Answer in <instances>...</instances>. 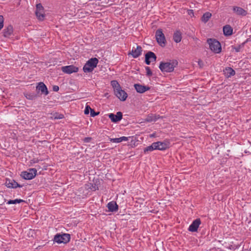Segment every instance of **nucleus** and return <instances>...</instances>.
I'll return each instance as SVG.
<instances>
[{"instance_id":"1","label":"nucleus","mask_w":251,"mask_h":251,"mask_svg":"<svg viewBox=\"0 0 251 251\" xmlns=\"http://www.w3.org/2000/svg\"><path fill=\"white\" fill-rule=\"evenodd\" d=\"M178 62L176 60H170L169 62H161L159 68L162 72L170 73L174 70V68L177 65Z\"/></svg>"},{"instance_id":"2","label":"nucleus","mask_w":251,"mask_h":251,"mask_svg":"<svg viewBox=\"0 0 251 251\" xmlns=\"http://www.w3.org/2000/svg\"><path fill=\"white\" fill-rule=\"evenodd\" d=\"M99 60L97 58H92L85 63L83 68L85 73H90L93 71L97 66Z\"/></svg>"},{"instance_id":"3","label":"nucleus","mask_w":251,"mask_h":251,"mask_svg":"<svg viewBox=\"0 0 251 251\" xmlns=\"http://www.w3.org/2000/svg\"><path fill=\"white\" fill-rule=\"evenodd\" d=\"M207 42L209 45L211 50L216 53H219L221 51L222 48L220 43L215 39H208Z\"/></svg>"},{"instance_id":"4","label":"nucleus","mask_w":251,"mask_h":251,"mask_svg":"<svg viewBox=\"0 0 251 251\" xmlns=\"http://www.w3.org/2000/svg\"><path fill=\"white\" fill-rule=\"evenodd\" d=\"M70 240V235L67 233L57 234L54 237V241L58 243L66 244Z\"/></svg>"},{"instance_id":"5","label":"nucleus","mask_w":251,"mask_h":251,"mask_svg":"<svg viewBox=\"0 0 251 251\" xmlns=\"http://www.w3.org/2000/svg\"><path fill=\"white\" fill-rule=\"evenodd\" d=\"M155 37L157 43L163 47L166 45V38L161 29H158L156 31Z\"/></svg>"},{"instance_id":"6","label":"nucleus","mask_w":251,"mask_h":251,"mask_svg":"<svg viewBox=\"0 0 251 251\" xmlns=\"http://www.w3.org/2000/svg\"><path fill=\"white\" fill-rule=\"evenodd\" d=\"M36 173L37 170L36 169H29L27 171L22 172L21 176L25 179L30 180L36 176Z\"/></svg>"},{"instance_id":"7","label":"nucleus","mask_w":251,"mask_h":251,"mask_svg":"<svg viewBox=\"0 0 251 251\" xmlns=\"http://www.w3.org/2000/svg\"><path fill=\"white\" fill-rule=\"evenodd\" d=\"M44 8L41 3L36 4V10L35 12L36 15L38 19L40 20H43L45 17L44 14Z\"/></svg>"},{"instance_id":"8","label":"nucleus","mask_w":251,"mask_h":251,"mask_svg":"<svg viewBox=\"0 0 251 251\" xmlns=\"http://www.w3.org/2000/svg\"><path fill=\"white\" fill-rule=\"evenodd\" d=\"M156 59V56L152 51H148L145 54V62L147 65H150L152 62H155Z\"/></svg>"},{"instance_id":"9","label":"nucleus","mask_w":251,"mask_h":251,"mask_svg":"<svg viewBox=\"0 0 251 251\" xmlns=\"http://www.w3.org/2000/svg\"><path fill=\"white\" fill-rule=\"evenodd\" d=\"M114 93L117 97L122 101H125L127 97V93L122 90L121 87L118 89H117Z\"/></svg>"},{"instance_id":"10","label":"nucleus","mask_w":251,"mask_h":251,"mask_svg":"<svg viewBox=\"0 0 251 251\" xmlns=\"http://www.w3.org/2000/svg\"><path fill=\"white\" fill-rule=\"evenodd\" d=\"M61 70L66 74H70L77 72L78 68L74 65H69L62 67Z\"/></svg>"},{"instance_id":"11","label":"nucleus","mask_w":251,"mask_h":251,"mask_svg":"<svg viewBox=\"0 0 251 251\" xmlns=\"http://www.w3.org/2000/svg\"><path fill=\"white\" fill-rule=\"evenodd\" d=\"M155 147V150L164 151L166 150L169 147V143L168 142H154Z\"/></svg>"},{"instance_id":"12","label":"nucleus","mask_w":251,"mask_h":251,"mask_svg":"<svg viewBox=\"0 0 251 251\" xmlns=\"http://www.w3.org/2000/svg\"><path fill=\"white\" fill-rule=\"evenodd\" d=\"M201 224V221L200 219L195 220L190 225L188 228L189 231L191 232H196Z\"/></svg>"},{"instance_id":"13","label":"nucleus","mask_w":251,"mask_h":251,"mask_svg":"<svg viewBox=\"0 0 251 251\" xmlns=\"http://www.w3.org/2000/svg\"><path fill=\"white\" fill-rule=\"evenodd\" d=\"M142 48L140 46H137L136 48L133 47L132 50L128 53V55L130 54L134 58L138 57L142 53Z\"/></svg>"},{"instance_id":"14","label":"nucleus","mask_w":251,"mask_h":251,"mask_svg":"<svg viewBox=\"0 0 251 251\" xmlns=\"http://www.w3.org/2000/svg\"><path fill=\"white\" fill-rule=\"evenodd\" d=\"M108 117L112 122L117 123L121 120L123 117V114L122 112H118L116 115L113 113L109 114Z\"/></svg>"},{"instance_id":"15","label":"nucleus","mask_w":251,"mask_h":251,"mask_svg":"<svg viewBox=\"0 0 251 251\" xmlns=\"http://www.w3.org/2000/svg\"><path fill=\"white\" fill-rule=\"evenodd\" d=\"M5 185L8 187L11 188H16L17 187H22V186L19 184L16 181L14 180H11L9 179H7L5 181Z\"/></svg>"},{"instance_id":"16","label":"nucleus","mask_w":251,"mask_h":251,"mask_svg":"<svg viewBox=\"0 0 251 251\" xmlns=\"http://www.w3.org/2000/svg\"><path fill=\"white\" fill-rule=\"evenodd\" d=\"M134 86L136 91L139 93H143L150 89L148 86H143L139 84H135Z\"/></svg>"},{"instance_id":"17","label":"nucleus","mask_w":251,"mask_h":251,"mask_svg":"<svg viewBox=\"0 0 251 251\" xmlns=\"http://www.w3.org/2000/svg\"><path fill=\"white\" fill-rule=\"evenodd\" d=\"M36 89L45 95L49 94L47 87L43 82H39L36 87Z\"/></svg>"},{"instance_id":"18","label":"nucleus","mask_w":251,"mask_h":251,"mask_svg":"<svg viewBox=\"0 0 251 251\" xmlns=\"http://www.w3.org/2000/svg\"><path fill=\"white\" fill-rule=\"evenodd\" d=\"M107 207L108 210L110 212H116L118 210V205L117 203L114 201H111L108 203Z\"/></svg>"},{"instance_id":"19","label":"nucleus","mask_w":251,"mask_h":251,"mask_svg":"<svg viewBox=\"0 0 251 251\" xmlns=\"http://www.w3.org/2000/svg\"><path fill=\"white\" fill-rule=\"evenodd\" d=\"M233 10L238 15L245 16L247 14V12L243 8L238 6L233 7Z\"/></svg>"},{"instance_id":"20","label":"nucleus","mask_w":251,"mask_h":251,"mask_svg":"<svg viewBox=\"0 0 251 251\" xmlns=\"http://www.w3.org/2000/svg\"><path fill=\"white\" fill-rule=\"evenodd\" d=\"M13 32V28L12 25H9L3 31V36L5 37H9L12 35Z\"/></svg>"},{"instance_id":"21","label":"nucleus","mask_w":251,"mask_h":251,"mask_svg":"<svg viewBox=\"0 0 251 251\" xmlns=\"http://www.w3.org/2000/svg\"><path fill=\"white\" fill-rule=\"evenodd\" d=\"M223 72L227 78L233 76L235 74V71L230 67L226 68Z\"/></svg>"},{"instance_id":"22","label":"nucleus","mask_w":251,"mask_h":251,"mask_svg":"<svg viewBox=\"0 0 251 251\" xmlns=\"http://www.w3.org/2000/svg\"><path fill=\"white\" fill-rule=\"evenodd\" d=\"M233 29L229 25H226L223 27V32L225 36H230L232 34Z\"/></svg>"},{"instance_id":"23","label":"nucleus","mask_w":251,"mask_h":251,"mask_svg":"<svg viewBox=\"0 0 251 251\" xmlns=\"http://www.w3.org/2000/svg\"><path fill=\"white\" fill-rule=\"evenodd\" d=\"M110 141L113 143H118L123 141H126L128 140V138L125 136L121 137L120 138H110Z\"/></svg>"},{"instance_id":"24","label":"nucleus","mask_w":251,"mask_h":251,"mask_svg":"<svg viewBox=\"0 0 251 251\" xmlns=\"http://www.w3.org/2000/svg\"><path fill=\"white\" fill-rule=\"evenodd\" d=\"M174 41L176 43H179L181 40V34L180 31H176L175 32L173 37Z\"/></svg>"},{"instance_id":"25","label":"nucleus","mask_w":251,"mask_h":251,"mask_svg":"<svg viewBox=\"0 0 251 251\" xmlns=\"http://www.w3.org/2000/svg\"><path fill=\"white\" fill-rule=\"evenodd\" d=\"M212 14L209 12H206L202 15L201 17L202 22L206 23L208 21L209 19L211 18Z\"/></svg>"},{"instance_id":"26","label":"nucleus","mask_w":251,"mask_h":251,"mask_svg":"<svg viewBox=\"0 0 251 251\" xmlns=\"http://www.w3.org/2000/svg\"><path fill=\"white\" fill-rule=\"evenodd\" d=\"M157 119L158 118H157L155 115L151 114L148 115L145 119V121L147 122H151L153 121L155 122L157 120Z\"/></svg>"},{"instance_id":"27","label":"nucleus","mask_w":251,"mask_h":251,"mask_svg":"<svg viewBox=\"0 0 251 251\" xmlns=\"http://www.w3.org/2000/svg\"><path fill=\"white\" fill-rule=\"evenodd\" d=\"M155 144H154V143H153L151 146H148L147 147L145 148L144 150V152L146 153V152L148 151H152L153 150H155Z\"/></svg>"},{"instance_id":"28","label":"nucleus","mask_w":251,"mask_h":251,"mask_svg":"<svg viewBox=\"0 0 251 251\" xmlns=\"http://www.w3.org/2000/svg\"><path fill=\"white\" fill-rule=\"evenodd\" d=\"M111 85L114 88V92L115 91V90H116L117 89H118L121 87L119 83L116 80L111 81Z\"/></svg>"},{"instance_id":"29","label":"nucleus","mask_w":251,"mask_h":251,"mask_svg":"<svg viewBox=\"0 0 251 251\" xmlns=\"http://www.w3.org/2000/svg\"><path fill=\"white\" fill-rule=\"evenodd\" d=\"M24 201L21 199H15L14 200H9L7 201V203L8 204H16V203H19L22 202H24Z\"/></svg>"},{"instance_id":"30","label":"nucleus","mask_w":251,"mask_h":251,"mask_svg":"<svg viewBox=\"0 0 251 251\" xmlns=\"http://www.w3.org/2000/svg\"><path fill=\"white\" fill-rule=\"evenodd\" d=\"M25 97L29 100H34L36 98V96L34 94H26L25 95Z\"/></svg>"},{"instance_id":"31","label":"nucleus","mask_w":251,"mask_h":251,"mask_svg":"<svg viewBox=\"0 0 251 251\" xmlns=\"http://www.w3.org/2000/svg\"><path fill=\"white\" fill-rule=\"evenodd\" d=\"M145 69H146V70L147 75L148 76H150L152 75V72L151 70L150 67H146L145 68Z\"/></svg>"},{"instance_id":"32","label":"nucleus","mask_w":251,"mask_h":251,"mask_svg":"<svg viewBox=\"0 0 251 251\" xmlns=\"http://www.w3.org/2000/svg\"><path fill=\"white\" fill-rule=\"evenodd\" d=\"M91 109H92V108L89 105H86L84 110V114H88L89 111H91Z\"/></svg>"},{"instance_id":"33","label":"nucleus","mask_w":251,"mask_h":251,"mask_svg":"<svg viewBox=\"0 0 251 251\" xmlns=\"http://www.w3.org/2000/svg\"><path fill=\"white\" fill-rule=\"evenodd\" d=\"M99 112H96L93 109H91L90 115L92 117H95L99 115Z\"/></svg>"},{"instance_id":"34","label":"nucleus","mask_w":251,"mask_h":251,"mask_svg":"<svg viewBox=\"0 0 251 251\" xmlns=\"http://www.w3.org/2000/svg\"><path fill=\"white\" fill-rule=\"evenodd\" d=\"M3 26V17L2 16L0 15V30Z\"/></svg>"},{"instance_id":"35","label":"nucleus","mask_w":251,"mask_h":251,"mask_svg":"<svg viewBox=\"0 0 251 251\" xmlns=\"http://www.w3.org/2000/svg\"><path fill=\"white\" fill-rule=\"evenodd\" d=\"M241 48V45H239L236 47H234V49L236 52H239L240 51V49Z\"/></svg>"},{"instance_id":"36","label":"nucleus","mask_w":251,"mask_h":251,"mask_svg":"<svg viewBox=\"0 0 251 251\" xmlns=\"http://www.w3.org/2000/svg\"><path fill=\"white\" fill-rule=\"evenodd\" d=\"M53 90L54 91L57 92L59 90V87L58 86H54L53 87Z\"/></svg>"},{"instance_id":"37","label":"nucleus","mask_w":251,"mask_h":251,"mask_svg":"<svg viewBox=\"0 0 251 251\" xmlns=\"http://www.w3.org/2000/svg\"><path fill=\"white\" fill-rule=\"evenodd\" d=\"M203 62L201 60H199L198 61V64L200 67H202L203 66Z\"/></svg>"},{"instance_id":"38","label":"nucleus","mask_w":251,"mask_h":251,"mask_svg":"<svg viewBox=\"0 0 251 251\" xmlns=\"http://www.w3.org/2000/svg\"><path fill=\"white\" fill-rule=\"evenodd\" d=\"M91 139V138H90V137H87V138H85L84 139V141L85 142H89L90 141Z\"/></svg>"},{"instance_id":"39","label":"nucleus","mask_w":251,"mask_h":251,"mask_svg":"<svg viewBox=\"0 0 251 251\" xmlns=\"http://www.w3.org/2000/svg\"><path fill=\"white\" fill-rule=\"evenodd\" d=\"M63 115L62 114H60L58 117H55V119H62L63 118Z\"/></svg>"},{"instance_id":"40","label":"nucleus","mask_w":251,"mask_h":251,"mask_svg":"<svg viewBox=\"0 0 251 251\" xmlns=\"http://www.w3.org/2000/svg\"><path fill=\"white\" fill-rule=\"evenodd\" d=\"M249 41V39H248L246 40V42H248Z\"/></svg>"},{"instance_id":"41","label":"nucleus","mask_w":251,"mask_h":251,"mask_svg":"<svg viewBox=\"0 0 251 251\" xmlns=\"http://www.w3.org/2000/svg\"><path fill=\"white\" fill-rule=\"evenodd\" d=\"M244 44H245V43H243V45H242L241 47H242V46H243V45H244Z\"/></svg>"},{"instance_id":"42","label":"nucleus","mask_w":251,"mask_h":251,"mask_svg":"<svg viewBox=\"0 0 251 251\" xmlns=\"http://www.w3.org/2000/svg\"><path fill=\"white\" fill-rule=\"evenodd\" d=\"M244 44H245V43H243V45H242L241 47H242V46H243V45H244Z\"/></svg>"},{"instance_id":"43","label":"nucleus","mask_w":251,"mask_h":251,"mask_svg":"<svg viewBox=\"0 0 251 251\" xmlns=\"http://www.w3.org/2000/svg\"><path fill=\"white\" fill-rule=\"evenodd\" d=\"M244 44H245V43H243V45H242L241 47H242V46H243V45H244Z\"/></svg>"}]
</instances>
